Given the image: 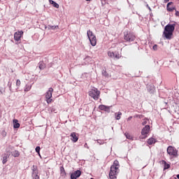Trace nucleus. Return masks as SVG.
Returning a JSON list of instances; mask_svg holds the SVG:
<instances>
[{
	"label": "nucleus",
	"instance_id": "f257e3e1",
	"mask_svg": "<svg viewBox=\"0 0 179 179\" xmlns=\"http://www.w3.org/2000/svg\"><path fill=\"white\" fill-rule=\"evenodd\" d=\"M120 173V162L118 160H115L113 165L110 166V170L109 172L110 179H117V176Z\"/></svg>",
	"mask_w": 179,
	"mask_h": 179
},
{
	"label": "nucleus",
	"instance_id": "f03ea898",
	"mask_svg": "<svg viewBox=\"0 0 179 179\" xmlns=\"http://www.w3.org/2000/svg\"><path fill=\"white\" fill-rule=\"evenodd\" d=\"M176 30V24H168L165 27L163 32V36L166 40H171L173 38V33Z\"/></svg>",
	"mask_w": 179,
	"mask_h": 179
},
{
	"label": "nucleus",
	"instance_id": "7ed1b4c3",
	"mask_svg": "<svg viewBox=\"0 0 179 179\" xmlns=\"http://www.w3.org/2000/svg\"><path fill=\"white\" fill-rule=\"evenodd\" d=\"M87 37L90 41V44L91 45H92V47H96V44H97V38H96V35L94 34H93V31L88 30L87 32Z\"/></svg>",
	"mask_w": 179,
	"mask_h": 179
},
{
	"label": "nucleus",
	"instance_id": "20e7f679",
	"mask_svg": "<svg viewBox=\"0 0 179 179\" xmlns=\"http://www.w3.org/2000/svg\"><path fill=\"white\" fill-rule=\"evenodd\" d=\"M150 132V126L145 125V127L141 130V135L139 137L140 141H143V139H146Z\"/></svg>",
	"mask_w": 179,
	"mask_h": 179
},
{
	"label": "nucleus",
	"instance_id": "39448f33",
	"mask_svg": "<svg viewBox=\"0 0 179 179\" xmlns=\"http://www.w3.org/2000/svg\"><path fill=\"white\" fill-rule=\"evenodd\" d=\"M166 152L168 155L171 156L172 157H178V150L175 147L169 145L167 148Z\"/></svg>",
	"mask_w": 179,
	"mask_h": 179
},
{
	"label": "nucleus",
	"instance_id": "423d86ee",
	"mask_svg": "<svg viewBox=\"0 0 179 179\" xmlns=\"http://www.w3.org/2000/svg\"><path fill=\"white\" fill-rule=\"evenodd\" d=\"M89 96L94 99V100H98L100 99V91L97 88L91 90L89 92Z\"/></svg>",
	"mask_w": 179,
	"mask_h": 179
},
{
	"label": "nucleus",
	"instance_id": "0eeeda50",
	"mask_svg": "<svg viewBox=\"0 0 179 179\" xmlns=\"http://www.w3.org/2000/svg\"><path fill=\"white\" fill-rule=\"evenodd\" d=\"M52 92H54V89H52V87H50L45 93V99L48 104H50V103H52V99H51V97H52Z\"/></svg>",
	"mask_w": 179,
	"mask_h": 179
},
{
	"label": "nucleus",
	"instance_id": "6e6552de",
	"mask_svg": "<svg viewBox=\"0 0 179 179\" xmlns=\"http://www.w3.org/2000/svg\"><path fill=\"white\" fill-rule=\"evenodd\" d=\"M108 55L110 57V58H115V59H120L121 58V54H120V52L108 51Z\"/></svg>",
	"mask_w": 179,
	"mask_h": 179
},
{
	"label": "nucleus",
	"instance_id": "1a4fd4ad",
	"mask_svg": "<svg viewBox=\"0 0 179 179\" xmlns=\"http://www.w3.org/2000/svg\"><path fill=\"white\" fill-rule=\"evenodd\" d=\"M23 36V31H18L14 34V40L15 41H20Z\"/></svg>",
	"mask_w": 179,
	"mask_h": 179
},
{
	"label": "nucleus",
	"instance_id": "9d476101",
	"mask_svg": "<svg viewBox=\"0 0 179 179\" xmlns=\"http://www.w3.org/2000/svg\"><path fill=\"white\" fill-rule=\"evenodd\" d=\"M82 174V172L79 170L74 171L73 173L71 174V179H76L79 178Z\"/></svg>",
	"mask_w": 179,
	"mask_h": 179
},
{
	"label": "nucleus",
	"instance_id": "9b49d317",
	"mask_svg": "<svg viewBox=\"0 0 179 179\" xmlns=\"http://www.w3.org/2000/svg\"><path fill=\"white\" fill-rule=\"evenodd\" d=\"M70 136L71 138V139L72 142L76 143L79 140V137H78V136H77L76 132H72Z\"/></svg>",
	"mask_w": 179,
	"mask_h": 179
},
{
	"label": "nucleus",
	"instance_id": "f8f14e48",
	"mask_svg": "<svg viewBox=\"0 0 179 179\" xmlns=\"http://www.w3.org/2000/svg\"><path fill=\"white\" fill-rule=\"evenodd\" d=\"M99 110L101 111H106V113H110V106H107L106 105H101L99 106Z\"/></svg>",
	"mask_w": 179,
	"mask_h": 179
},
{
	"label": "nucleus",
	"instance_id": "ddd939ff",
	"mask_svg": "<svg viewBox=\"0 0 179 179\" xmlns=\"http://www.w3.org/2000/svg\"><path fill=\"white\" fill-rule=\"evenodd\" d=\"M38 172H37V166H33V176L34 179H40V176H38Z\"/></svg>",
	"mask_w": 179,
	"mask_h": 179
},
{
	"label": "nucleus",
	"instance_id": "4468645a",
	"mask_svg": "<svg viewBox=\"0 0 179 179\" xmlns=\"http://www.w3.org/2000/svg\"><path fill=\"white\" fill-rule=\"evenodd\" d=\"M172 3L173 2H169L167 3L166 9L168 12H173V10H176V7L171 6Z\"/></svg>",
	"mask_w": 179,
	"mask_h": 179
},
{
	"label": "nucleus",
	"instance_id": "2eb2a0df",
	"mask_svg": "<svg viewBox=\"0 0 179 179\" xmlns=\"http://www.w3.org/2000/svg\"><path fill=\"white\" fill-rule=\"evenodd\" d=\"M49 2L50 3V5H52V6H54V8H57V9H58L59 8V4L57 3V2H55L52 0H49Z\"/></svg>",
	"mask_w": 179,
	"mask_h": 179
},
{
	"label": "nucleus",
	"instance_id": "dca6fc26",
	"mask_svg": "<svg viewBox=\"0 0 179 179\" xmlns=\"http://www.w3.org/2000/svg\"><path fill=\"white\" fill-rule=\"evenodd\" d=\"M11 155L13 156V157H19V156H20V152H19L18 150H14L11 152Z\"/></svg>",
	"mask_w": 179,
	"mask_h": 179
},
{
	"label": "nucleus",
	"instance_id": "f3484780",
	"mask_svg": "<svg viewBox=\"0 0 179 179\" xmlns=\"http://www.w3.org/2000/svg\"><path fill=\"white\" fill-rule=\"evenodd\" d=\"M45 63H44V62H40L38 63V68L39 69L41 70H43V69H45Z\"/></svg>",
	"mask_w": 179,
	"mask_h": 179
},
{
	"label": "nucleus",
	"instance_id": "a211bd4d",
	"mask_svg": "<svg viewBox=\"0 0 179 179\" xmlns=\"http://www.w3.org/2000/svg\"><path fill=\"white\" fill-rule=\"evenodd\" d=\"M154 143H156V139L154 138H150L148 141V145H153Z\"/></svg>",
	"mask_w": 179,
	"mask_h": 179
},
{
	"label": "nucleus",
	"instance_id": "6ab92c4d",
	"mask_svg": "<svg viewBox=\"0 0 179 179\" xmlns=\"http://www.w3.org/2000/svg\"><path fill=\"white\" fill-rule=\"evenodd\" d=\"M60 173L62 177H65V176H66V172L65 171L64 166L60 167Z\"/></svg>",
	"mask_w": 179,
	"mask_h": 179
},
{
	"label": "nucleus",
	"instance_id": "aec40b11",
	"mask_svg": "<svg viewBox=\"0 0 179 179\" xmlns=\"http://www.w3.org/2000/svg\"><path fill=\"white\" fill-rule=\"evenodd\" d=\"M13 127L14 128H20V124H19L17 120H13Z\"/></svg>",
	"mask_w": 179,
	"mask_h": 179
},
{
	"label": "nucleus",
	"instance_id": "412c9836",
	"mask_svg": "<svg viewBox=\"0 0 179 179\" xmlns=\"http://www.w3.org/2000/svg\"><path fill=\"white\" fill-rule=\"evenodd\" d=\"M121 115H122V113H121V112H118L117 113H115V119L117 120H121Z\"/></svg>",
	"mask_w": 179,
	"mask_h": 179
},
{
	"label": "nucleus",
	"instance_id": "4be33fe9",
	"mask_svg": "<svg viewBox=\"0 0 179 179\" xmlns=\"http://www.w3.org/2000/svg\"><path fill=\"white\" fill-rule=\"evenodd\" d=\"M162 163H164V170H167L170 168V164H167V162H166V161H162Z\"/></svg>",
	"mask_w": 179,
	"mask_h": 179
},
{
	"label": "nucleus",
	"instance_id": "5701e85b",
	"mask_svg": "<svg viewBox=\"0 0 179 179\" xmlns=\"http://www.w3.org/2000/svg\"><path fill=\"white\" fill-rule=\"evenodd\" d=\"M24 92H30L31 90V85H27L24 89Z\"/></svg>",
	"mask_w": 179,
	"mask_h": 179
},
{
	"label": "nucleus",
	"instance_id": "b1692460",
	"mask_svg": "<svg viewBox=\"0 0 179 179\" xmlns=\"http://www.w3.org/2000/svg\"><path fill=\"white\" fill-rule=\"evenodd\" d=\"M8 157H9V155H6L3 157V161H2L3 164H6Z\"/></svg>",
	"mask_w": 179,
	"mask_h": 179
},
{
	"label": "nucleus",
	"instance_id": "393cba45",
	"mask_svg": "<svg viewBox=\"0 0 179 179\" xmlns=\"http://www.w3.org/2000/svg\"><path fill=\"white\" fill-rule=\"evenodd\" d=\"M125 136H126V138H127V139H131V140H134V137H132V136H131V134H125Z\"/></svg>",
	"mask_w": 179,
	"mask_h": 179
},
{
	"label": "nucleus",
	"instance_id": "a878e982",
	"mask_svg": "<svg viewBox=\"0 0 179 179\" xmlns=\"http://www.w3.org/2000/svg\"><path fill=\"white\" fill-rule=\"evenodd\" d=\"M20 85H22V83L20 82V80H17V81H16V86L17 87H20Z\"/></svg>",
	"mask_w": 179,
	"mask_h": 179
},
{
	"label": "nucleus",
	"instance_id": "bb28decb",
	"mask_svg": "<svg viewBox=\"0 0 179 179\" xmlns=\"http://www.w3.org/2000/svg\"><path fill=\"white\" fill-rule=\"evenodd\" d=\"M40 146H37L36 148V149H35V150H36V153H38V155H39V156H40Z\"/></svg>",
	"mask_w": 179,
	"mask_h": 179
},
{
	"label": "nucleus",
	"instance_id": "cd10ccee",
	"mask_svg": "<svg viewBox=\"0 0 179 179\" xmlns=\"http://www.w3.org/2000/svg\"><path fill=\"white\" fill-rule=\"evenodd\" d=\"M157 45H154L152 47V50H154V51H157Z\"/></svg>",
	"mask_w": 179,
	"mask_h": 179
},
{
	"label": "nucleus",
	"instance_id": "c85d7f7f",
	"mask_svg": "<svg viewBox=\"0 0 179 179\" xmlns=\"http://www.w3.org/2000/svg\"><path fill=\"white\" fill-rule=\"evenodd\" d=\"M148 124V119H144L143 121V125H146Z\"/></svg>",
	"mask_w": 179,
	"mask_h": 179
},
{
	"label": "nucleus",
	"instance_id": "c756f323",
	"mask_svg": "<svg viewBox=\"0 0 179 179\" xmlns=\"http://www.w3.org/2000/svg\"><path fill=\"white\" fill-rule=\"evenodd\" d=\"M50 29H52V30H55V29H58V26H51Z\"/></svg>",
	"mask_w": 179,
	"mask_h": 179
},
{
	"label": "nucleus",
	"instance_id": "7c9ffc66",
	"mask_svg": "<svg viewBox=\"0 0 179 179\" xmlns=\"http://www.w3.org/2000/svg\"><path fill=\"white\" fill-rule=\"evenodd\" d=\"M176 16H179V12H178V11H176Z\"/></svg>",
	"mask_w": 179,
	"mask_h": 179
},
{
	"label": "nucleus",
	"instance_id": "2f4dec72",
	"mask_svg": "<svg viewBox=\"0 0 179 179\" xmlns=\"http://www.w3.org/2000/svg\"><path fill=\"white\" fill-rule=\"evenodd\" d=\"M127 41H131L132 40H131V38L127 39Z\"/></svg>",
	"mask_w": 179,
	"mask_h": 179
},
{
	"label": "nucleus",
	"instance_id": "473e14b6",
	"mask_svg": "<svg viewBox=\"0 0 179 179\" xmlns=\"http://www.w3.org/2000/svg\"><path fill=\"white\" fill-rule=\"evenodd\" d=\"M132 119V117H129V118H128V120H131Z\"/></svg>",
	"mask_w": 179,
	"mask_h": 179
},
{
	"label": "nucleus",
	"instance_id": "72a5a7b5",
	"mask_svg": "<svg viewBox=\"0 0 179 179\" xmlns=\"http://www.w3.org/2000/svg\"><path fill=\"white\" fill-rule=\"evenodd\" d=\"M164 2H165V3L169 2V0H164Z\"/></svg>",
	"mask_w": 179,
	"mask_h": 179
},
{
	"label": "nucleus",
	"instance_id": "f704fd0d",
	"mask_svg": "<svg viewBox=\"0 0 179 179\" xmlns=\"http://www.w3.org/2000/svg\"><path fill=\"white\" fill-rule=\"evenodd\" d=\"M97 142H98V143H99V142H101V141H100V140H98V141H97Z\"/></svg>",
	"mask_w": 179,
	"mask_h": 179
},
{
	"label": "nucleus",
	"instance_id": "c9c22d12",
	"mask_svg": "<svg viewBox=\"0 0 179 179\" xmlns=\"http://www.w3.org/2000/svg\"><path fill=\"white\" fill-rule=\"evenodd\" d=\"M177 178H178V179H179V174H178V175H177Z\"/></svg>",
	"mask_w": 179,
	"mask_h": 179
},
{
	"label": "nucleus",
	"instance_id": "e433bc0d",
	"mask_svg": "<svg viewBox=\"0 0 179 179\" xmlns=\"http://www.w3.org/2000/svg\"><path fill=\"white\" fill-rule=\"evenodd\" d=\"M103 74H106V73H107V72H106V71H104V73H103Z\"/></svg>",
	"mask_w": 179,
	"mask_h": 179
},
{
	"label": "nucleus",
	"instance_id": "4c0bfd02",
	"mask_svg": "<svg viewBox=\"0 0 179 179\" xmlns=\"http://www.w3.org/2000/svg\"><path fill=\"white\" fill-rule=\"evenodd\" d=\"M52 111H54V110L52 109V110H51V112L52 113Z\"/></svg>",
	"mask_w": 179,
	"mask_h": 179
},
{
	"label": "nucleus",
	"instance_id": "58836bf2",
	"mask_svg": "<svg viewBox=\"0 0 179 179\" xmlns=\"http://www.w3.org/2000/svg\"><path fill=\"white\" fill-rule=\"evenodd\" d=\"M52 111H54V110L52 109V110H51V112L52 113Z\"/></svg>",
	"mask_w": 179,
	"mask_h": 179
},
{
	"label": "nucleus",
	"instance_id": "ea45409f",
	"mask_svg": "<svg viewBox=\"0 0 179 179\" xmlns=\"http://www.w3.org/2000/svg\"><path fill=\"white\" fill-rule=\"evenodd\" d=\"M99 143H100V145H101V143H100V141H99Z\"/></svg>",
	"mask_w": 179,
	"mask_h": 179
},
{
	"label": "nucleus",
	"instance_id": "a19ab883",
	"mask_svg": "<svg viewBox=\"0 0 179 179\" xmlns=\"http://www.w3.org/2000/svg\"><path fill=\"white\" fill-rule=\"evenodd\" d=\"M86 1H92V0H86Z\"/></svg>",
	"mask_w": 179,
	"mask_h": 179
}]
</instances>
